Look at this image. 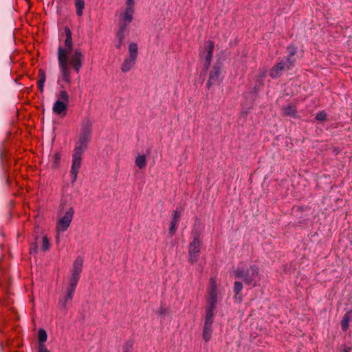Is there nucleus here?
Instances as JSON below:
<instances>
[{
  "label": "nucleus",
  "mask_w": 352,
  "mask_h": 352,
  "mask_svg": "<svg viewBox=\"0 0 352 352\" xmlns=\"http://www.w3.org/2000/svg\"><path fill=\"white\" fill-rule=\"evenodd\" d=\"M64 31L65 34V47L59 46L58 48V62L63 80L70 85L72 82L70 67L78 74L82 66L84 56L80 49H76L72 52V32L67 26L64 28Z\"/></svg>",
  "instance_id": "obj_1"
},
{
  "label": "nucleus",
  "mask_w": 352,
  "mask_h": 352,
  "mask_svg": "<svg viewBox=\"0 0 352 352\" xmlns=\"http://www.w3.org/2000/svg\"><path fill=\"white\" fill-rule=\"evenodd\" d=\"M92 133V121L89 117H86L82 120L78 139L76 142L72 154V164L70 170L72 184H74L77 179L78 173L81 166L82 156L91 140Z\"/></svg>",
  "instance_id": "obj_2"
},
{
  "label": "nucleus",
  "mask_w": 352,
  "mask_h": 352,
  "mask_svg": "<svg viewBox=\"0 0 352 352\" xmlns=\"http://www.w3.org/2000/svg\"><path fill=\"white\" fill-rule=\"evenodd\" d=\"M232 274L236 278L241 279L245 285L253 287L258 286L261 279L259 267L256 264L248 266L243 263H240L232 270Z\"/></svg>",
  "instance_id": "obj_3"
},
{
  "label": "nucleus",
  "mask_w": 352,
  "mask_h": 352,
  "mask_svg": "<svg viewBox=\"0 0 352 352\" xmlns=\"http://www.w3.org/2000/svg\"><path fill=\"white\" fill-rule=\"evenodd\" d=\"M222 63L217 62L209 72V78L206 87L210 89L212 85H219L223 78Z\"/></svg>",
  "instance_id": "obj_4"
},
{
  "label": "nucleus",
  "mask_w": 352,
  "mask_h": 352,
  "mask_svg": "<svg viewBox=\"0 0 352 352\" xmlns=\"http://www.w3.org/2000/svg\"><path fill=\"white\" fill-rule=\"evenodd\" d=\"M74 214V208L72 207H69L64 215L58 220L56 226V231L57 233L56 240L58 239V234L60 232H65L69 227L73 219Z\"/></svg>",
  "instance_id": "obj_5"
},
{
  "label": "nucleus",
  "mask_w": 352,
  "mask_h": 352,
  "mask_svg": "<svg viewBox=\"0 0 352 352\" xmlns=\"http://www.w3.org/2000/svg\"><path fill=\"white\" fill-rule=\"evenodd\" d=\"M133 19V15L122 12L120 15V19L118 23V30L116 34L122 38H125L129 33V26Z\"/></svg>",
  "instance_id": "obj_6"
},
{
  "label": "nucleus",
  "mask_w": 352,
  "mask_h": 352,
  "mask_svg": "<svg viewBox=\"0 0 352 352\" xmlns=\"http://www.w3.org/2000/svg\"><path fill=\"white\" fill-rule=\"evenodd\" d=\"M214 48V42L212 41H208L204 45V51L200 52V56L204 61V68L205 70H207L210 65Z\"/></svg>",
  "instance_id": "obj_7"
},
{
  "label": "nucleus",
  "mask_w": 352,
  "mask_h": 352,
  "mask_svg": "<svg viewBox=\"0 0 352 352\" xmlns=\"http://www.w3.org/2000/svg\"><path fill=\"white\" fill-rule=\"evenodd\" d=\"M201 241L199 236H195L188 246V262L196 263L199 258Z\"/></svg>",
  "instance_id": "obj_8"
},
{
  "label": "nucleus",
  "mask_w": 352,
  "mask_h": 352,
  "mask_svg": "<svg viewBox=\"0 0 352 352\" xmlns=\"http://www.w3.org/2000/svg\"><path fill=\"white\" fill-rule=\"evenodd\" d=\"M287 55L280 58L287 66V69H292L296 64V59L295 55L297 53V47L294 45H289L287 48Z\"/></svg>",
  "instance_id": "obj_9"
},
{
  "label": "nucleus",
  "mask_w": 352,
  "mask_h": 352,
  "mask_svg": "<svg viewBox=\"0 0 352 352\" xmlns=\"http://www.w3.org/2000/svg\"><path fill=\"white\" fill-rule=\"evenodd\" d=\"M285 70H288L287 66L280 58H278L276 64L270 70L269 74L272 78L275 79L280 77Z\"/></svg>",
  "instance_id": "obj_10"
},
{
  "label": "nucleus",
  "mask_w": 352,
  "mask_h": 352,
  "mask_svg": "<svg viewBox=\"0 0 352 352\" xmlns=\"http://www.w3.org/2000/svg\"><path fill=\"white\" fill-rule=\"evenodd\" d=\"M214 320L204 318L202 337L206 342H208L212 337V324Z\"/></svg>",
  "instance_id": "obj_11"
},
{
  "label": "nucleus",
  "mask_w": 352,
  "mask_h": 352,
  "mask_svg": "<svg viewBox=\"0 0 352 352\" xmlns=\"http://www.w3.org/2000/svg\"><path fill=\"white\" fill-rule=\"evenodd\" d=\"M183 209L182 208H177L173 213V218L170 223L169 234L173 236L177 230V223L179 219L181 216Z\"/></svg>",
  "instance_id": "obj_12"
},
{
  "label": "nucleus",
  "mask_w": 352,
  "mask_h": 352,
  "mask_svg": "<svg viewBox=\"0 0 352 352\" xmlns=\"http://www.w3.org/2000/svg\"><path fill=\"white\" fill-rule=\"evenodd\" d=\"M282 114L283 116H289L292 118H296L297 108L296 106L292 103H289L287 105L283 107Z\"/></svg>",
  "instance_id": "obj_13"
},
{
  "label": "nucleus",
  "mask_w": 352,
  "mask_h": 352,
  "mask_svg": "<svg viewBox=\"0 0 352 352\" xmlns=\"http://www.w3.org/2000/svg\"><path fill=\"white\" fill-rule=\"evenodd\" d=\"M67 104L61 100H56L53 106V111L60 116H65Z\"/></svg>",
  "instance_id": "obj_14"
},
{
  "label": "nucleus",
  "mask_w": 352,
  "mask_h": 352,
  "mask_svg": "<svg viewBox=\"0 0 352 352\" xmlns=\"http://www.w3.org/2000/svg\"><path fill=\"white\" fill-rule=\"evenodd\" d=\"M82 264L83 258L82 256H78L74 262L72 275L80 277L82 272Z\"/></svg>",
  "instance_id": "obj_15"
},
{
  "label": "nucleus",
  "mask_w": 352,
  "mask_h": 352,
  "mask_svg": "<svg viewBox=\"0 0 352 352\" xmlns=\"http://www.w3.org/2000/svg\"><path fill=\"white\" fill-rule=\"evenodd\" d=\"M74 294V292L67 289L66 295L59 299L58 305L63 309H66L67 304L72 300Z\"/></svg>",
  "instance_id": "obj_16"
},
{
  "label": "nucleus",
  "mask_w": 352,
  "mask_h": 352,
  "mask_svg": "<svg viewBox=\"0 0 352 352\" xmlns=\"http://www.w3.org/2000/svg\"><path fill=\"white\" fill-rule=\"evenodd\" d=\"M217 302H206V314L204 318L214 320V311Z\"/></svg>",
  "instance_id": "obj_17"
},
{
  "label": "nucleus",
  "mask_w": 352,
  "mask_h": 352,
  "mask_svg": "<svg viewBox=\"0 0 352 352\" xmlns=\"http://www.w3.org/2000/svg\"><path fill=\"white\" fill-rule=\"evenodd\" d=\"M135 58H132L129 56L125 58L121 67L122 72L125 73L130 71L131 69L135 65Z\"/></svg>",
  "instance_id": "obj_18"
},
{
  "label": "nucleus",
  "mask_w": 352,
  "mask_h": 352,
  "mask_svg": "<svg viewBox=\"0 0 352 352\" xmlns=\"http://www.w3.org/2000/svg\"><path fill=\"white\" fill-rule=\"evenodd\" d=\"M38 80L37 82L38 89L41 93H43L44 91L45 82L46 80V75H45V72L43 69H40L38 70Z\"/></svg>",
  "instance_id": "obj_19"
},
{
  "label": "nucleus",
  "mask_w": 352,
  "mask_h": 352,
  "mask_svg": "<svg viewBox=\"0 0 352 352\" xmlns=\"http://www.w3.org/2000/svg\"><path fill=\"white\" fill-rule=\"evenodd\" d=\"M135 164L140 169L144 168L147 164L146 155H138L135 158Z\"/></svg>",
  "instance_id": "obj_20"
},
{
  "label": "nucleus",
  "mask_w": 352,
  "mask_h": 352,
  "mask_svg": "<svg viewBox=\"0 0 352 352\" xmlns=\"http://www.w3.org/2000/svg\"><path fill=\"white\" fill-rule=\"evenodd\" d=\"M74 3L76 9V14L78 16H81L82 15L83 10L85 8V1L75 0Z\"/></svg>",
  "instance_id": "obj_21"
},
{
  "label": "nucleus",
  "mask_w": 352,
  "mask_h": 352,
  "mask_svg": "<svg viewBox=\"0 0 352 352\" xmlns=\"http://www.w3.org/2000/svg\"><path fill=\"white\" fill-rule=\"evenodd\" d=\"M351 319V315L349 312L344 314L341 321V329L343 331H346L349 329V323Z\"/></svg>",
  "instance_id": "obj_22"
},
{
  "label": "nucleus",
  "mask_w": 352,
  "mask_h": 352,
  "mask_svg": "<svg viewBox=\"0 0 352 352\" xmlns=\"http://www.w3.org/2000/svg\"><path fill=\"white\" fill-rule=\"evenodd\" d=\"M138 45L135 43H131L129 45V57H131L132 58H137L138 56Z\"/></svg>",
  "instance_id": "obj_23"
},
{
  "label": "nucleus",
  "mask_w": 352,
  "mask_h": 352,
  "mask_svg": "<svg viewBox=\"0 0 352 352\" xmlns=\"http://www.w3.org/2000/svg\"><path fill=\"white\" fill-rule=\"evenodd\" d=\"M79 279V276L72 275L69 279V286L67 289L75 292Z\"/></svg>",
  "instance_id": "obj_24"
},
{
  "label": "nucleus",
  "mask_w": 352,
  "mask_h": 352,
  "mask_svg": "<svg viewBox=\"0 0 352 352\" xmlns=\"http://www.w3.org/2000/svg\"><path fill=\"white\" fill-rule=\"evenodd\" d=\"M134 1L135 0H126V8L124 13H127L129 14L133 15L135 9H134Z\"/></svg>",
  "instance_id": "obj_25"
},
{
  "label": "nucleus",
  "mask_w": 352,
  "mask_h": 352,
  "mask_svg": "<svg viewBox=\"0 0 352 352\" xmlns=\"http://www.w3.org/2000/svg\"><path fill=\"white\" fill-rule=\"evenodd\" d=\"M57 97V100H61L62 102H65L67 104L69 102V95L65 90L63 87H62V89L60 90Z\"/></svg>",
  "instance_id": "obj_26"
},
{
  "label": "nucleus",
  "mask_w": 352,
  "mask_h": 352,
  "mask_svg": "<svg viewBox=\"0 0 352 352\" xmlns=\"http://www.w3.org/2000/svg\"><path fill=\"white\" fill-rule=\"evenodd\" d=\"M38 344H44V342H46L47 338V335L45 329H40L38 330Z\"/></svg>",
  "instance_id": "obj_27"
},
{
  "label": "nucleus",
  "mask_w": 352,
  "mask_h": 352,
  "mask_svg": "<svg viewBox=\"0 0 352 352\" xmlns=\"http://www.w3.org/2000/svg\"><path fill=\"white\" fill-rule=\"evenodd\" d=\"M207 302H217V292L208 289Z\"/></svg>",
  "instance_id": "obj_28"
},
{
  "label": "nucleus",
  "mask_w": 352,
  "mask_h": 352,
  "mask_svg": "<svg viewBox=\"0 0 352 352\" xmlns=\"http://www.w3.org/2000/svg\"><path fill=\"white\" fill-rule=\"evenodd\" d=\"M243 289V284L241 281H235L234 283L233 292L234 294L241 293Z\"/></svg>",
  "instance_id": "obj_29"
},
{
  "label": "nucleus",
  "mask_w": 352,
  "mask_h": 352,
  "mask_svg": "<svg viewBox=\"0 0 352 352\" xmlns=\"http://www.w3.org/2000/svg\"><path fill=\"white\" fill-rule=\"evenodd\" d=\"M50 243L47 236H44L42 238V246L41 248L43 251H47L50 249Z\"/></svg>",
  "instance_id": "obj_30"
},
{
  "label": "nucleus",
  "mask_w": 352,
  "mask_h": 352,
  "mask_svg": "<svg viewBox=\"0 0 352 352\" xmlns=\"http://www.w3.org/2000/svg\"><path fill=\"white\" fill-rule=\"evenodd\" d=\"M54 162L52 165L53 168H56L58 167L60 162V154L59 153H56L54 155Z\"/></svg>",
  "instance_id": "obj_31"
},
{
  "label": "nucleus",
  "mask_w": 352,
  "mask_h": 352,
  "mask_svg": "<svg viewBox=\"0 0 352 352\" xmlns=\"http://www.w3.org/2000/svg\"><path fill=\"white\" fill-rule=\"evenodd\" d=\"M133 342L131 340H128L124 343L123 346V352H133Z\"/></svg>",
  "instance_id": "obj_32"
},
{
  "label": "nucleus",
  "mask_w": 352,
  "mask_h": 352,
  "mask_svg": "<svg viewBox=\"0 0 352 352\" xmlns=\"http://www.w3.org/2000/svg\"><path fill=\"white\" fill-rule=\"evenodd\" d=\"M327 113L324 111H321L316 114V119L318 121H325L327 120Z\"/></svg>",
  "instance_id": "obj_33"
},
{
  "label": "nucleus",
  "mask_w": 352,
  "mask_h": 352,
  "mask_svg": "<svg viewBox=\"0 0 352 352\" xmlns=\"http://www.w3.org/2000/svg\"><path fill=\"white\" fill-rule=\"evenodd\" d=\"M116 36L118 40L117 43H116V47L118 49H121L122 44H123V41L124 40L125 38H122V39H121L120 37H119L116 34Z\"/></svg>",
  "instance_id": "obj_34"
},
{
  "label": "nucleus",
  "mask_w": 352,
  "mask_h": 352,
  "mask_svg": "<svg viewBox=\"0 0 352 352\" xmlns=\"http://www.w3.org/2000/svg\"><path fill=\"white\" fill-rule=\"evenodd\" d=\"M210 290L217 291V284L214 278L210 279Z\"/></svg>",
  "instance_id": "obj_35"
},
{
  "label": "nucleus",
  "mask_w": 352,
  "mask_h": 352,
  "mask_svg": "<svg viewBox=\"0 0 352 352\" xmlns=\"http://www.w3.org/2000/svg\"><path fill=\"white\" fill-rule=\"evenodd\" d=\"M168 313V309L165 307L161 305L159 310L158 314L160 316H164Z\"/></svg>",
  "instance_id": "obj_36"
},
{
  "label": "nucleus",
  "mask_w": 352,
  "mask_h": 352,
  "mask_svg": "<svg viewBox=\"0 0 352 352\" xmlns=\"http://www.w3.org/2000/svg\"><path fill=\"white\" fill-rule=\"evenodd\" d=\"M37 250H38L37 244L36 243H32L31 245L30 248V254H36L37 253Z\"/></svg>",
  "instance_id": "obj_37"
},
{
  "label": "nucleus",
  "mask_w": 352,
  "mask_h": 352,
  "mask_svg": "<svg viewBox=\"0 0 352 352\" xmlns=\"http://www.w3.org/2000/svg\"><path fill=\"white\" fill-rule=\"evenodd\" d=\"M38 352H50L47 350L45 344H38Z\"/></svg>",
  "instance_id": "obj_38"
},
{
  "label": "nucleus",
  "mask_w": 352,
  "mask_h": 352,
  "mask_svg": "<svg viewBox=\"0 0 352 352\" xmlns=\"http://www.w3.org/2000/svg\"><path fill=\"white\" fill-rule=\"evenodd\" d=\"M234 299L236 302L241 303L242 301L241 293H239V294H234Z\"/></svg>",
  "instance_id": "obj_39"
},
{
  "label": "nucleus",
  "mask_w": 352,
  "mask_h": 352,
  "mask_svg": "<svg viewBox=\"0 0 352 352\" xmlns=\"http://www.w3.org/2000/svg\"><path fill=\"white\" fill-rule=\"evenodd\" d=\"M351 349L350 348H345L343 350V352H350Z\"/></svg>",
  "instance_id": "obj_40"
}]
</instances>
